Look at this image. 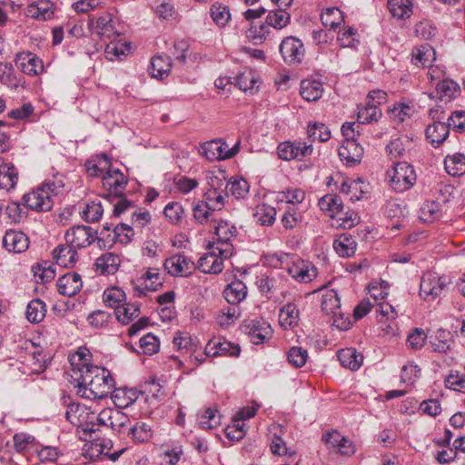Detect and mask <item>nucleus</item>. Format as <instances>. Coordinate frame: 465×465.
<instances>
[{
  "label": "nucleus",
  "instance_id": "49",
  "mask_svg": "<svg viewBox=\"0 0 465 465\" xmlns=\"http://www.w3.org/2000/svg\"><path fill=\"white\" fill-rule=\"evenodd\" d=\"M257 79L252 70H245L235 77V84L243 92L256 90Z\"/></svg>",
  "mask_w": 465,
  "mask_h": 465
},
{
  "label": "nucleus",
  "instance_id": "63",
  "mask_svg": "<svg viewBox=\"0 0 465 465\" xmlns=\"http://www.w3.org/2000/svg\"><path fill=\"white\" fill-rule=\"evenodd\" d=\"M440 205L437 202L428 201L420 208V218L424 222H433L440 217Z\"/></svg>",
  "mask_w": 465,
  "mask_h": 465
},
{
  "label": "nucleus",
  "instance_id": "33",
  "mask_svg": "<svg viewBox=\"0 0 465 465\" xmlns=\"http://www.w3.org/2000/svg\"><path fill=\"white\" fill-rule=\"evenodd\" d=\"M333 248L335 252L341 257H351L352 256L357 248V242L353 237L348 233H342L339 235L337 239L333 241Z\"/></svg>",
  "mask_w": 465,
  "mask_h": 465
},
{
  "label": "nucleus",
  "instance_id": "21",
  "mask_svg": "<svg viewBox=\"0 0 465 465\" xmlns=\"http://www.w3.org/2000/svg\"><path fill=\"white\" fill-rule=\"evenodd\" d=\"M288 272L300 282H310L317 276V269L311 262L301 260L288 268Z\"/></svg>",
  "mask_w": 465,
  "mask_h": 465
},
{
  "label": "nucleus",
  "instance_id": "23",
  "mask_svg": "<svg viewBox=\"0 0 465 465\" xmlns=\"http://www.w3.org/2000/svg\"><path fill=\"white\" fill-rule=\"evenodd\" d=\"M221 180L218 177L212 178L210 189L204 193V203L212 211L221 210L224 206V196L223 194Z\"/></svg>",
  "mask_w": 465,
  "mask_h": 465
},
{
  "label": "nucleus",
  "instance_id": "38",
  "mask_svg": "<svg viewBox=\"0 0 465 465\" xmlns=\"http://www.w3.org/2000/svg\"><path fill=\"white\" fill-rule=\"evenodd\" d=\"M103 301L106 306L114 308L115 312L116 308H119L126 301V294L119 287H109L104 291Z\"/></svg>",
  "mask_w": 465,
  "mask_h": 465
},
{
  "label": "nucleus",
  "instance_id": "13",
  "mask_svg": "<svg viewBox=\"0 0 465 465\" xmlns=\"http://www.w3.org/2000/svg\"><path fill=\"white\" fill-rule=\"evenodd\" d=\"M164 269L168 274L174 277H187L196 268L194 262L183 254H175L164 262Z\"/></svg>",
  "mask_w": 465,
  "mask_h": 465
},
{
  "label": "nucleus",
  "instance_id": "48",
  "mask_svg": "<svg viewBox=\"0 0 465 465\" xmlns=\"http://www.w3.org/2000/svg\"><path fill=\"white\" fill-rule=\"evenodd\" d=\"M27 15L39 20H48L54 15L48 2L32 4L27 7Z\"/></svg>",
  "mask_w": 465,
  "mask_h": 465
},
{
  "label": "nucleus",
  "instance_id": "17",
  "mask_svg": "<svg viewBox=\"0 0 465 465\" xmlns=\"http://www.w3.org/2000/svg\"><path fill=\"white\" fill-rule=\"evenodd\" d=\"M241 348L238 344H234L226 340H211L206 344L204 353L208 357L216 356H239Z\"/></svg>",
  "mask_w": 465,
  "mask_h": 465
},
{
  "label": "nucleus",
  "instance_id": "7",
  "mask_svg": "<svg viewBox=\"0 0 465 465\" xmlns=\"http://www.w3.org/2000/svg\"><path fill=\"white\" fill-rule=\"evenodd\" d=\"M280 53L286 64H298L304 58L305 49L300 39L294 36H287L280 45Z\"/></svg>",
  "mask_w": 465,
  "mask_h": 465
},
{
  "label": "nucleus",
  "instance_id": "11",
  "mask_svg": "<svg viewBox=\"0 0 465 465\" xmlns=\"http://www.w3.org/2000/svg\"><path fill=\"white\" fill-rule=\"evenodd\" d=\"M242 331L248 335L254 344L262 343L271 338L272 330L269 323L264 321L245 320L241 324Z\"/></svg>",
  "mask_w": 465,
  "mask_h": 465
},
{
  "label": "nucleus",
  "instance_id": "9",
  "mask_svg": "<svg viewBox=\"0 0 465 465\" xmlns=\"http://www.w3.org/2000/svg\"><path fill=\"white\" fill-rule=\"evenodd\" d=\"M438 109H430V116L434 120L432 124H430L426 128V137L429 142L434 146H440L449 136L450 126L448 124L441 122L444 117L437 116Z\"/></svg>",
  "mask_w": 465,
  "mask_h": 465
},
{
  "label": "nucleus",
  "instance_id": "35",
  "mask_svg": "<svg viewBox=\"0 0 465 465\" xmlns=\"http://www.w3.org/2000/svg\"><path fill=\"white\" fill-rule=\"evenodd\" d=\"M0 83L16 89L22 84V76L15 74L12 64L0 62Z\"/></svg>",
  "mask_w": 465,
  "mask_h": 465
},
{
  "label": "nucleus",
  "instance_id": "31",
  "mask_svg": "<svg viewBox=\"0 0 465 465\" xmlns=\"http://www.w3.org/2000/svg\"><path fill=\"white\" fill-rule=\"evenodd\" d=\"M337 357L341 364L351 371L358 370L363 361V356L354 348H345L338 351Z\"/></svg>",
  "mask_w": 465,
  "mask_h": 465
},
{
  "label": "nucleus",
  "instance_id": "44",
  "mask_svg": "<svg viewBox=\"0 0 465 465\" xmlns=\"http://www.w3.org/2000/svg\"><path fill=\"white\" fill-rule=\"evenodd\" d=\"M291 21V15L287 12V8H279L278 10L270 11L266 16V25L274 29H282L285 27Z\"/></svg>",
  "mask_w": 465,
  "mask_h": 465
},
{
  "label": "nucleus",
  "instance_id": "57",
  "mask_svg": "<svg viewBox=\"0 0 465 465\" xmlns=\"http://www.w3.org/2000/svg\"><path fill=\"white\" fill-rule=\"evenodd\" d=\"M139 347L141 350L140 352L146 355H153L159 351L160 341L155 335L149 332L140 339Z\"/></svg>",
  "mask_w": 465,
  "mask_h": 465
},
{
  "label": "nucleus",
  "instance_id": "22",
  "mask_svg": "<svg viewBox=\"0 0 465 465\" xmlns=\"http://www.w3.org/2000/svg\"><path fill=\"white\" fill-rule=\"evenodd\" d=\"M3 244L9 252H22L29 247V239L23 232L10 230L5 232Z\"/></svg>",
  "mask_w": 465,
  "mask_h": 465
},
{
  "label": "nucleus",
  "instance_id": "12",
  "mask_svg": "<svg viewBox=\"0 0 465 465\" xmlns=\"http://www.w3.org/2000/svg\"><path fill=\"white\" fill-rule=\"evenodd\" d=\"M312 145L302 142L286 141L281 143L277 147L278 156L284 161L302 160L312 153Z\"/></svg>",
  "mask_w": 465,
  "mask_h": 465
},
{
  "label": "nucleus",
  "instance_id": "61",
  "mask_svg": "<svg viewBox=\"0 0 465 465\" xmlns=\"http://www.w3.org/2000/svg\"><path fill=\"white\" fill-rule=\"evenodd\" d=\"M302 221V214L294 207H289V209L283 213L282 217V226L286 230H291L299 225Z\"/></svg>",
  "mask_w": 465,
  "mask_h": 465
},
{
  "label": "nucleus",
  "instance_id": "8",
  "mask_svg": "<svg viewBox=\"0 0 465 465\" xmlns=\"http://www.w3.org/2000/svg\"><path fill=\"white\" fill-rule=\"evenodd\" d=\"M219 247L208 243V252L203 255L197 263V268L203 273L218 274L223 270V261L227 258L219 252Z\"/></svg>",
  "mask_w": 465,
  "mask_h": 465
},
{
  "label": "nucleus",
  "instance_id": "58",
  "mask_svg": "<svg viewBox=\"0 0 465 465\" xmlns=\"http://www.w3.org/2000/svg\"><path fill=\"white\" fill-rule=\"evenodd\" d=\"M130 420L127 415L120 411H113L110 421V427L117 433L128 432Z\"/></svg>",
  "mask_w": 465,
  "mask_h": 465
},
{
  "label": "nucleus",
  "instance_id": "34",
  "mask_svg": "<svg viewBox=\"0 0 465 465\" xmlns=\"http://www.w3.org/2000/svg\"><path fill=\"white\" fill-rule=\"evenodd\" d=\"M18 182V172L13 164L0 163V189H14Z\"/></svg>",
  "mask_w": 465,
  "mask_h": 465
},
{
  "label": "nucleus",
  "instance_id": "51",
  "mask_svg": "<svg viewBox=\"0 0 465 465\" xmlns=\"http://www.w3.org/2000/svg\"><path fill=\"white\" fill-rule=\"evenodd\" d=\"M217 411L211 407L198 416V425L201 429L211 430L221 424L220 416L216 414Z\"/></svg>",
  "mask_w": 465,
  "mask_h": 465
},
{
  "label": "nucleus",
  "instance_id": "53",
  "mask_svg": "<svg viewBox=\"0 0 465 465\" xmlns=\"http://www.w3.org/2000/svg\"><path fill=\"white\" fill-rule=\"evenodd\" d=\"M321 20L325 27L335 29L343 21L341 11L337 7L327 8L321 15Z\"/></svg>",
  "mask_w": 465,
  "mask_h": 465
},
{
  "label": "nucleus",
  "instance_id": "19",
  "mask_svg": "<svg viewBox=\"0 0 465 465\" xmlns=\"http://www.w3.org/2000/svg\"><path fill=\"white\" fill-rule=\"evenodd\" d=\"M56 286L60 294L68 297L74 296L83 287L82 277L77 272H68L58 279Z\"/></svg>",
  "mask_w": 465,
  "mask_h": 465
},
{
  "label": "nucleus",
  "instance_id": "28",
  "mask_svg": "<svg viewBox=\"0 0 465 465\" xmlns=\"http://www.w3.org/2000/svg\"><path fill=\"white\" fill-rule=\"evenodd\" d=\"M171 68L172 62L170 56L158 54L152 57L149 71L153 77L163 79L169 74Z\"/></svg>",
  "mask_w": 465,
  "mask_h": 465
},
{
  "label": "nucleus",
  "instance_id": "14",
  "mask_svg": "<svg viewBox=\"0 0 465 465\" xmlns=\"http://www.w3.org/2000/svg\"><path fill=\"white\" fill-rule=\"evenodd\" d=\"M23 200L27 208L37 212H47L53 207V199L50 193L41 186L25 194Z\"/></svg>",
  "mask_w": 465,
  "mask_h": 465
},
{
  "label": "nucleus",
  "instance_id": "59",
  "mask_svg": "<svg viewBox=\"0 0 465 465\" xmlns=\"http://www.w3.org/2000/svg\"><path fill=\"white\" fill-rule=\"evenodd\" d=\"M241 315L239 307L233 305L223 309L217 316V322L222 327H227L233 324Z\"/></svg>",
  "mask_w": 465,
  "mask_h": 465
},
{
  "label": "nucleus",
  "instance_id": "62",
  "mask_svg": "<svg viewBox=\"0 0 465 465\" xmlns=\"http://www.w3.org/2000/svg\"><path fill=\"white\" fill-rule=\"evenodd\" d=\"M104 209L101 202L92 201L88 203L83 211V218L88 223L97 222L103 215Z\"/></svg>",
  "mask_w": 465,
  "mask_h": 465
},
{
  "label": "nucleus",
  "instance_id": "3",
  "mask_svg": "<svg viewBox=\"0 0 465 465\" xmlns=\"http://www.w3.org/2000/svg\"><path fill=\"white\" fill-rule=\"evenodd\" d=\"M215 237L213 242L209 243H213V245H217L219 249V252L225 258H230L233 254V245L231 242V240L236 236V228L234 225L230 224L225 221H219L215 225Z\"/></svg>",
  "mask_w": 465,
  "mask_h": 465
},
{
  "label": "nucleus",
  "instance_id": "5",
  "mask_svg": "<svg viewBox=\"0 0 465 465\" xmlns=\"http://www.w3.org/2000/svg\"><path fill=\"white\" fill-rule=\"evenodd\" d=\"M64 238L66 243L76 250V248L81 249L90 246L97 239V236L96 231H94L92 227L76 225L66 231ZM98 240L101 239L98 238Z\"/></svg>",
  "mask_w": 465,
  "mask_h": 465
},
{
  "label": "nucleus",
  "instance_id": "6",
  "mask_svg": "<svg viewBox=\"0 0 465 465\" xmlns=\"http://www.w3.org/2000/svg\"><path fill=\"white\" fill-rule=\"evenodd\" d=\"M447 281L444 276H439L435 272L425 273L420 281V294L424 299L434 300L445 291Z\"/></svg>",
  "mask_w": 465,
  "mask_h": 465
},
{
  "label": "nucleus",
  "instance_id": "16",
  "mask_svg": "<svg viewBox=\"0 0 465 465\" xmlns=\"http://www.w3.org/2000/svg\"><path fill=\"white\" fill-rule=\"evenodd\" d=\"M15 62L16 66L28 75H37L44 71L43 61L31 52L18 53Z\"/></svg>",
  "mask_w": 465,
  "mask_h": 465
},
{
  "label": "nucleus",
  "instance_id": "36",
  "mask_svg": "<svg viewBox=\"0 0 465 465\" xmlns=\"http://www.w3.org/2000/svg\"><path fill=\"white\" fill-rule=\"evenodd\" d=\"M381 116V111L376 104H371L370 101L366 102L365 105L358 106L357 122L360 124H371L377 122Z\"/></svg>",
  "mask_w": 465,
  "mask_h": 465
},
{
  "label": "nucleus",
  "instance_id": "52",
  "mask_svg": "<svg viewBox=\"0 0 465 465\" xmlns=\"http://www.w3.org/2000/svg\"><path fill=\"white\" fill-rule=\"evenodd\" d=\"M26 345H29L32 350L28 353L27 361L31 365V368L34 371H39L44 370L45 367V355L43 354V351L35 346V344L32 341H25Z\"/></svg>",
  "mask_w": 465,
  "mask_h": 465
},
{
  "label": "nucleus",
  "instance_id": "27",
  "mask_svg": "<svg viewBox=\"0 0 465 465\" xmlns=\"http://www.w3.org/2000/svg\"><path fill=\"white\" fill-rule=\"evenodd\" d=\"M247 296V287L240 280L232 282L223 291L224 299L231 305H237Z\"/></svg>",
  "mask_w": 465,
  "mask_h": 465
},
{
  "label": "nucleus",
  "instance_id": "20",
  "mask_svg": "<svg viewBox=\"0 0 465 465\" xmlns=\"http://www.w3.org/2000/svg\"><path fill=\"white\" fill-rule=\"evenodd\" d=\"M363 153V147L357 141H343L342 145L339 149L341 160L350 166L361 163Z\"/></svg>",
  "mask_w": 465,
  "mask_h": 465
},
{
  "label": "nucleus",
  "instance_id": "18",
  "mask_svg": "<svg viewBox=\"0 0 465 465\" xmlns=\"http://www.w3.org/2000/svg\"><path fill=\"white\" fill-rule=\"evenodd\" d=\"M240 142H237L226 153L222 152V146H225L226 143L221 141H211L203 144V153L207 159L213 160H225L233 157L239 152Z\"/></svg>",
  "mask_w": 465,
  "mask_h": 465
},
{
  "label": "nucleus",
  "instance_id": "37",
  "mask_svg": "<svg viewBox=\"0 0 465 465\" xmlns=\"http://www.w3.org/2000/svg\"><path fill=\"white\" fill-rule=\"evenodd\" d=\"M299 310L293 303L284 305L279 313V322L285 329L293 328L298 324Z\"/></svg>",
  "mask_w": 465,
  "mask_h": 465
},
{
  "label": "nucleus",
  "instance_id": "47",
  "mask_svg": "<svg viewBox=\"0 0 465 465\" xmlns=\"http://www.w3.org/2000/svg\"><path fill=\"white\" fill-rule=\"evenodd\" d=\"M134 230L125 223H119L114 227L113 235L109 242H119L122 244H128L134 239Z\"/></svg>",
  "mask_w": 465,
  "mask_h": 465
},
{
  "label": "nucleus",
  "instance_id": "25",
  "mask_svg": "<svg viewBox=\"0 0 465 465\" xmlns=\"http://www.w3.org/2000/svg\"><path fill=\"white\" fill-rule=\"evenodd\" d=\"M66 420L76 428L83 425L87 419H94V413L79 403H70L65 411Z\"/></svg>",
  "mask_w": 465,
  "mask_h": 465
},
{
  "label": "nucleus",
  "instance_id": "4",
  "mask_svg": "<svg viewBox=\"0 0 465 465\" xmlns=\"http://www.w3.org/2000/svg\"><path fill=\"white\" fill-rule=\"evenodd\" d=\"M128 183V178L119 169H110L103 176V186L106 193L104 197L111 200L113 197L123 196Z\"/></svg>",
  "mask_w": 465,
  "mask_h": 465
},
{
  "label": "nucleus",
  "instance_id": "32",
  "mask_svg": "<svg viewBox=\"0 0 465 465\" xmlns=\"http://www.w3.org/2000/svg\"><path fill=\"white\" fill-rule=\"evenodd\" d=\"M323 93L322 84L317 80L305 79L301 83L300 94L308 102L319 100Z\"/></svg>",
  "mask_w": 465,
  "mask_h": 465
},
{
  "label": "nucleus",
  "instance_id": "39",
  "mask_svg": "<svg viewBox=\"0 0 465 465\" xmlns=\"http://www.w3.org/2000/svg\"><path fill=\"white\" fill-rule=\"evenodd\" d=\"M140 305L138 303H127L126 301L114 312L118 322L123 324H129L134 319L139 316Z\"/></svg>",
  "mask_w": 465,
  "mask_h": 465
},
{
  "label": "nucleus",
  "instance_id": "64",
  "mask_svg": "<svg viewBox=\"0 0 465 465\" xmlns=\"http://www.w3.org/2000/svg\"><path fill=\"white\" fill-rule=\"evenodd\" d=\"M271 31L266 24L259 25H252L247 31V37L251 39L255 45L262 44L266 37L270 35Z\"/></svg>",
  "mask_w": 465,
  "mask_h": 465
},
{
  "label": "nucleus",
  "instance_id": "50",
  "mask_svg": "<svg viewBox=\"0 0 465 465\" xmlns=\"http://www.w3.org/2000/svg\"><path fill=\"white\" fill-rule=\"evenodd\" d=\"M128 435L131 436L135 442L142 443L151 439L152 430L145 422L139 421L128 429Z\"/></svg>",
  "mask_w": 465,
  "mask_h": 465
},
{
  "label": "nucleus",
  "instance_id": "60",
  "mask_svg": "<svg viewBox=\"0 0 465 465\" xmlns=\"http://www.w3.org/2000/svg\"><path fill=\"white\" fill-rule=\"evenodd\" d=\"M287 359L290 364H292L295 368L302 367L308 359V351L302 347H292L288 353Z\"/></svg>",
  "mask_w": 465,
  "mask_h": 465
},
{
  "label": "nucleus",
  "instance_id": "42",
  "mask_svg": "<svg viewBox=\"0 0 465 465\" xmlns=\"http://www.w3.org/2000/svg\"><path fill=\"white\" fill-rule=\"evenodd\" d=\"M46 313V305L40 299L32 300L26 307V319L32 323L42 322Z\"/></svg>",
  "mask_w": 465,
  "mask_h": 465
},
{
  "label": "nucleus",
  "instance_id": "41",
  "mask_svg": "<svg viewBox=\"0 0 465 465\" xmlns=\"http://www.w3.org/2000/svg\"><path fill=\"white\" fill-rule=\"evenodd\" d=\"M388 8L393 17L409 18L412 14L411 0H388Z\"/></svg>",
  "mask_w": 465,
  "mask_h": 465
},
{
  "label": "nucleus",
  "instance_id": "54",
  "mask_svg": "<svg viewBox=\"0 0 465 465\" xmlns=\"http://www.w3.org/2000/svg\"><path fill=\"white\" fill-rule=\"evenodd\" d=\"M90 357L91 353L86 348H80L75 355L71 358L73 374H74L75 371L81 373V370H85L86 367H93L94 365L89 363Z\"/></svg>",
  "mask_w": 465,
  "mask_h": 465
},
{
  "label": "nucleus",
  "instance_id": "10",
  "mask_svg": "<svg viewBox=\"0 0 465 465\" xmlns=\"http://www.w3.org/2000/svg\"><path fill=\"white\" fill-rule=\"evenodd\" d=\"M322 311L326 315H331L333 317V324L336 325L341 330H347L350 325V322L339 323V319L337 317L342 316L341 311V301L338 293L334 290L327 291L322 298L321 304Z\"/></svg>",
  "mask_w": 465,
  "mask_h": 465
},
{
  "label": "nucleus",
  "instance_id": "2",
  "mask_svg": "<svg viewBox=\"0 0 465 465\" xmlns=\"http://www.w3.org/2000/svg\"><path fill=\"white\" fill-rule=\"evenodd\" d=\"M387 176L390 179L391 187L396 193L408 191L417 180L414 168L406 162L396 163L393 168L388 170Z\"/></svg>",
  "mask_w": 465,
  "mask_h": 465
},
{
  "label": "nucleus",
  "instance_id": "26",
  "mask_svg": "<svg viewBox=\"0 0 465 465\" xmlns=\"http://www.w3.org/2000/svg\"><path fill=\"white\" fill-rule=\"evenodd\" d=\"M53 258L55 262L61 267H73L78 259L76 250H74L68 243L59 244L53 251Z\"/></svg>",
  "mask_w": 465,
  "mask_h": 465
},
{
  "label": "nucleus",
  "instance_id": "29",
  "mask_svg": "<svg viewBox=\"0 0 465 465\" xmlns=\"http://www.w3.org/2000/svg\"><path fill=\"white\" fill-rule=\"evenodd\" d=\"M320 209L326 213L330 217L335 218L341 214L343 210V203L339 195L327 194L319 200Z\"/></svg>",
  "mask_w": 465,
  "mask_h": 465
},
{
  "label": "nucleus",
  "instance_id": "55",
  "mask_svg": "<svg viewBox=\"0 0 465 465\" xmlns=\"http://www.w3.org/2000/svg\"><path fill=\"white\" fill-rule=\"evenodd\" d=\"M307 133L312 141L326 142L331 138V131L322 123L310 124Z\"/></svg>",
  "mask_w": 465,
  "mask_h": 465
},
{
  "label": "nucleus",
  "instance_id": "43",
  "mask_svg": "<svg viewBox=\"0 0 465 465\" xmlns=\"http://www.w3.org/2000/svg\"><path fill=\"white\" fill-rule=\"evenodd\" d=\"M447 173L452 176H460L465 173V155L455 153L448 155L444 160Z\"/></svg>",
  "mask_w": 465,
  "mask_h": 465
},
{
  "label": "nucleus",
  "instance_id": "46",
  "mask_svg": "<svg viewBox=\"0 0 465 465\" xmlns=\"http://www.w3.org/2000/svg\"><path fill=\"white\" fill-rule=\"evenodd\" d=\"M249 189V183L245 179H234L226 183L225 195H232L236 199H243L248 194Z\"/></svg>",
  "mask_w": 465,
  "mask_h": 465
},
{
  "label": "nucleus",
  "instance_id": "45",
  "mask_svg": "<svg viewBox=\"0 0 465 465\" xmlns=\"http://www.w3.org/2000/svg\"><path fill=\"white\" fill-rule=\"evenodd\" d=\"M143 280V287H136V291L139 292L138 296L145 295L143 290L150 292H155L160 286H162V281L160 274L157 271L149 269L141 278Z\"/></svg>",
  "mask_w": 465,
  "mask_h": 465
},
{
  "label": "nucleus",
  "instance_id": "30",
  "mask_svg": "<svg viewBox=\"0 0 465 465\" xmlns=\"http://www.w3.org/2000/svg\"><path fill=\"white\" fill-rule=\"evenodd\" d=\"M436 59V53L430 45H422L412 50L411 62L417 66L427 67Z\"/></svg>",
  "mask_w": 465,
  "mask_h": 465
},
{
  "label": "nucleus",
  "instance_id": "56",
  "mask_svg": "<svg viewBox=\"0 0 465 465\" xmlns=\"http://www.w3.org/2000/svg\"><path fill=\"white\" fill-rule=\"evenodd\" d=\"M210 14L213 22L219 26H224L231 19L228 6L222 4L213 5L210 9Z\"/></svg>",
  "mask_w": 465,
  "mask_h": 465
},
{
  "label": "nucleus",
  "instance_id": "1",
  "mask_svg": "<svg viewBox=\"0 0 465 465\" xmlns=\"http://www.w3.org/2000/svg\"><path fill=\"white\" fill-rule=\"evenodd\" d=\"M72 378L76 382V393L86 399H104L114 386L111 372L100 366L86 367L81 373L75 371Z\"/></svg>",
  "mask_w": 465,
  "mask_h": 465
},
{
  "label": "nucleus",
  "instance_id": "24",
  "mask_svg": "<svg viewBox=\"0 0 465 465\" xmlns=\"http://www.w3.org/2000/svg\"><path fill=\"white\" fill-rule=\"evenodd\" d=\"M121 264L119 255L114 252H105L99 256L95 261V271L102 275L114 274Z\"/></svg>",
  "mask_w": 465,
  "mask_h": 465
},
{
  "label": "nucleus",
  "instance_id": "15",
  "mask_svg": "<svg viewBox=\"0 0 465 465\" xmlns=\"http://www.w3.org/2000/svg\"><path fill=\"white\" fill-rule=\"evenodd\" d=\"M460 92V87L456 82L445 78L437 83L435 90L429 93L428 96L431 100H438L447 104L454 100L459 95Z\"/></svg>",
  "mask_w": 465,
  "mask_h": 465
},
{
  "label": "nucleus",
  "instance_id": "40",
  "mask_svg": "<svg viewBox=\"0 0 465 465\" xmlns=\"http://www.w3.org/2000/svg\"><path fill=\"white\" fill-rule=\"evenodd\" d=\"M276 209L269 204H259L253 213L256 222L262 226H271L274 223L276 218Z\"/></svg>",
  "mask_w": 465,
  "mask_h": 465
}]
</instances>
